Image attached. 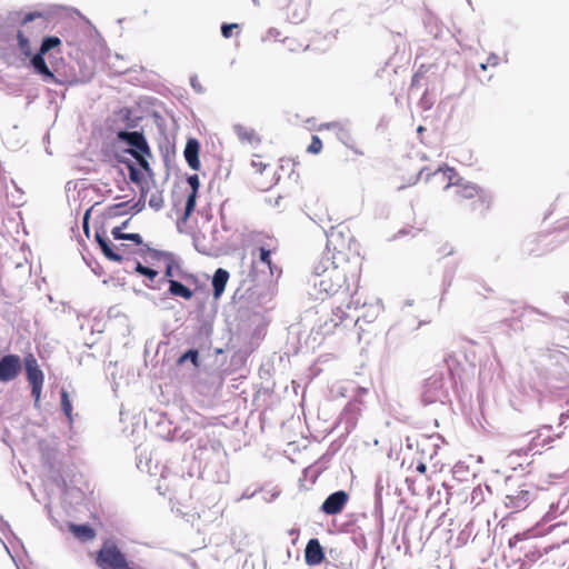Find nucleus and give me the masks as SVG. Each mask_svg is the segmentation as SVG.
<instances>
[{
  "label": "nucleus",
  "mask_w": 569,
  "mask_h": 569,
  "mask_svg": "<svg viewBox=\"0 0 569 569\" xmlns=\"http://www.w3.org/2000/svg\"><path fill=\"white\" fill-rule=\"evenodd\" d=\"M432 176L440 177L445 182V189L451 190L452 203L458 210L483 214L490 209L489 193L480 186L460 177L455 168L440 167Z\"/></svg>",
  "instance_id": "nucleus-1"
},
{
  "label": "nucleus",
  "mask_w": 569,
  "mask_h": 569,
  "mask_svg": "<svg viewBox=\"0 0 569 569\" xmlns=\"http://www.w3.org/2000/svg\"><path fill=\"white\" fill-rule=\"evenodd\" d=\"M316 276L318 280L313 282V286L319 295L326 298L349 295L351 288L358 286L360 271L357 264H351L335 256V258H328L325 264L316 267Z\"/></svg>",
  "instance_id": "nucleus-2"
},
{
  "label": "nucleus",
  "mask_w": 569,
  "mask_h": 569,
  "mask_svg": "<svg viewBox=\"0 0 569 569\" xmlns=\"http://www.w3.org/2000/svg\"><path fill=\"white\" fill-rule=\"evenodd\" d=\"M46 28V18L41 12L27 13L17 32L18 48L24 57H30L32 48L29 38L38 36Z\"/></svg>",
  "instance_id": "nucleus-3"
},
{
  "label": "nucleus",
  "mask_w": 569,
  "mask_h": 569,
  "mask_svg": "<svg viewBox=\"0 0 569 569\" xmlns=\"http://www.w3.org/2000/svg\"><path fill=\"white\" fill-rule=\"evenodd\" d=\"M96 565L99 569H134L130 566L127 556L112 540H106L96 555Z\"/></svg>",
  "instance_id": "nucleus-4"
},
{
  "label": "nucleus",
  "mask_w": 569,
  "mask_h": 569,
  "mask_svg": "<svg viewBox=\"0 0 569 569\" xmlns=\"http://www.w3.org/2000/svg\"><path fill=\"white\" fill-rule=\"evenodd\" d=\"M118 139L132 147L128 150V153L137 160L144 171L150 172L151 168L147 158L151 157V149L143 133L139 131H119Z\"/></svg>",
  "instance_id": "nucleus-5"
},
{
  "label": "nucleus",
  "mask_w": 569,
  "mask_h": 569,
  "mask_svg": "<svg viewBox=\"0 0 569 569\" xmlns=\"http://www.w3.org/2000/svg\"><path fill=\"white\" fill-rule=\"evenodd\" d=\"M537 488L532 485L523 483L506 495L505 506L516 512L522 511L537 499Z\"/></svg>",
  "instance_id": "nucleus-6"
},
{
  "label": "nucleus",
  "mask_w": 569,
  "mask_h": 569,
  "mask_svg": "<svg viewBox=\"0 0 569 569\" xmlns=\"http://www.w3.org/2000/svg\"><path fill=\"white\" fill-rule=\"evenodd\" d=\"M353 237L348 228L333 227L327 237V247L332 251V257L346 260L347 252L350 251Z\"/></svg>",
  "instance_id": "nucleus-7"
},
{
  "label": "nucleus",
  "mask_w": 569,
  "mask_h": 569,
  "mask_svg": "<svg viewBox=\"0 0 569 569\" xmlns=\"http://www.w3.org/2000/svg\"><path fill=\"white\" fill-rule=\"evenodd\" d=\"M27 380L31 387V395L34 399V407H39L44 375L33 353H28L23 359Z\"/></svg>",
  "instance_id": "nucleus-8"
},
{
  "label": "nucleus",
  "mask_w": 569,
  "mask_h": 569,
  "mask_svg": "<svg viewBox=\"0 0 569 569\" xmlns=\"http://www.w3.org/2000/svg\"><path fill=\"white\" fill-rule=\"evenodd\" d=\"M282 2L289 22L299 24L308 18L310 0H282Z\"/></svg>",
  "instance_id": "nucleus-9"
},
{
  "label": "nucleus",
  "mask_w": 569,
  "mask_h": 569,
  "mask_svg": "<svg viewBox=\"0 0 569 569\" xmlns=\"http://www.w3.org/2000/svg\"><path fill=\"white\" fill-rule=\"evenodd\" d=\"M21 371V360L18 355H7L0 359V381L8 382L16 379Z\"/></svg>",
  "instance_id": "nucleus-10"
},
{
  "label": "nucleus",
  "mask_w": 569,
  "mask_h": 569,
  "mask_svg": "<svg viewBox=\"0 0 569 569\" xmlns=\"http://www.w3.org/2000/svg\"><path fill=\"white\" fill-rule=\"evenodd\" d=\"M349 501V495L339 490L327 497L321 505V511L326 515L333 516L340 513Z\"/></svg>",
  "instance_id": "nucleus-11"
},
{
  "label": "nucleus",
  "mask_w": 569,
  "mask_h": 569,
  "mask_svg": "<svg viewBox=\"0 0 569 569\" xmlns=\"http://www.w3.org/2000/svg\"><path fill=\"white\" fill-rule=\"evenodd\" d=\"M251 167L254 170V173L259 174L261 178L264 177L262 181H258L261 188L268 189L276 182L274 171L271 163L263 161L261 156L254 154V159L251 161Z\"/></svg>",
  "instance_id": "nucleus-12"
},
{
  "label": "nucleus",
  "mask_w": 569,
  "mask_h": 569,
  "mask_svg": "<svg viewBox=\"0 0 569 569\" xmlns=\"http://www.w3.org/2000/svg\"><path fill=\"white\" fill-rule=\"evenodd\" d=\"M233 130L239 141L252 149H257L262 142V137L252 127L246 124H237L233 127Z\"/></svg>",
  "instance_id": "nucleus-13"
},
{
  "label": "nucleus",
  "mask_w": 569,
  "mask_h": 569,
  "mask_svg": "<svg viewBox=\"0 0 569 569\" xmlns=\"http://www.w3.org/2000/svg\"><path fill=\"white\" fill-rule=\"evenodd\" d=\"M277 250H278L277 241L269 239V241L261 244L257 249V251H252V256L256 257V253H257L258 260L268 267L269 273L271 276H273L274 272L278 271V268L274 266V263L271 260V254L277 252Z\"/></svg>",
  "instance_id": "nucleus-14"
},
{
  "label": "nucleus",
  "mask_w": 569,
  "mask_h": 569,
  "mask_svg": "<svg viewBox=\"0 0 569 569\" xmlns=\"http://www.w3.org/2000/svg\"><path fill=\"white\" fill-rule=\"evenodd\" d=\"M325 551L320 541L312 538L308 541L305 549V561L308 566L320 565L325 560Z\"/></svg>",
  "instance_id": "nucleus-15"
},
{
  "label": "nucleus",
  "mask_w": 569,
  "mask_h": 569,
  "mask_svg": "<svg viewBox=\"0 0 569 569\" xmlns=\"http://www.w3.org/2000/svg\"><path fill=\"white\" fill-rule=\"evenodd\" d=\"M199 149L200 144L197 139L190 138L188 139L186 147H184V158L187 163L192 170H199L200 169V160H199Z\"/></svg>",
  "instance_id": "nucleus-16"
},
{
  "label": "nucleus",
  "mask_w": 569,
  "mask_h": 569,
  "mask_svg": "<svg viewBox=\"0 0 569 569\" xmlns=\"http://www.w3.org/2000/svg\"><path fill=\"white\" fill-rule=\"evenodd\" d=\"M69 530L82 542L90 541L96 538V530L88 525L70 523Z\"/></svg>",
  "instance_id": "nucleus-17"
},
{
  "label": "nucleus",
  "mask_w": 569,
  "mask_h": 569,
  "mask_svg": "<svg viewBox=\"0 0 569 569\" xmlns=\"http://www.w3.org/2000/svg\"><path fill=\"white\" fill-rule=\"evenodd\" d=\"M229 279V272L222 268L216 270L212 278L213 296L219 298L226 289Z\"/></svg>",
  "instance_id": "nucleus-18"
},
{
  "label": "nucleus",
  "mask_w": 569,
  "mask_h": 569,
  "mask_svg": "<svg viewBox=\"0 0 569 569\" xmlns=\"http://www.w3.org/2000/svg\"><path fill=\"white\" fill-rule=\"evenodd\" d=\"M96 240L99 243L100 249L103 254L111 261L120 262L122 260V256L117 253L112 247L110 241L100 232H96Z\"/></svg>",
  "instance_id": "nucleus-19"
},
{
  "label": "nucleus",
  "mask_w": 569,
  "mask_h": 569,
  "mask_svg": "<svg viewBox=\"0 0 569 569\" xmlns=\"http://www.w3.org/2000/svg\"><path fill=\"white\" fill-rule=\"evenodd\" d=\"M44 54L41 53V51H38L31 59V66L34 68V70L48 79H54L53 72L48 68L46 61H44Z\"/></svg>",
  "instance_id": "nucleus-20"
},
{
  "label": "nucleus",
  "mask_w": 569,
  "mask_h": 569,
  "mask_svg": "<svg viewBox=\"0 0 569 569\" xmlns=\"http://www.w3.org/2000/svg\"><path fill=\"white\" fill-rule=\"evenodd\" d=\"M341 316H338V319L330 318L319 326V330L321 331L322 336L331 335L335 332L340 323L347 318L346 311H341Z\"/></svg>",
  "instance_id": "nucleus-21"
},
{
  "label": "nucleus",
  "mask_w": 569,
  "mask_h": 569,
  "mask_svg": "<svg viewBox=\"0 0 569 569\" xmlns=\"http://www.w3.org/2000/svg\"><path fill=\"white\" fill-rule=\"evenodd\" d=\"M169 291H170L171 295L178 296V297H182V298H184L187 300L191 299L192 296H193V292H192L191 289H189L183 283H181V282H179L177 280H171L170 281Z\"/></svg>",
  "instance_id": "nucleus-22"
},
{
  "label": "nucleus",
  "mask_w": 569,
  "mask_h": 569,
  "mask_svg": "<svg viewBox=\"0 0 569 569\" xmlns=\"http://www.w3.org/2000/svg\"><path fill=\"white\" fill-rule=\"evenodd\" d=\"M198 193L194 191H190V193L187 197L186 206H184V213L182 217L183 221H187L191 213L194 211L196 208V201H197Z\"/></svg>",
  "instance_id": "nucleus-23"
},
{
  "label": "nucleus",
  "mask_w": 569,
  "mask_h": 569,
  "mask_svg": "<svg viewBox=\"0 0 569 569\" xmlns=\"http://www.w3.org/2000/svg\"><path fill=\"white\" fill-rule=\"evenodd\" d=\"M61 409L67 416L68 420L72 422V405L69 399V393L64 389L61 390Z\"/></svg>",
  "instance_id": "nucleus-24"
},
{
  "label": "nucleus",
  "mask_w": 569,
  "mask_h": 569,
  "mask_svg": "<svg viewBox=\"0 0 569 569\" xmlns=\"http://www.w3.org/2000/svg\"><path fill=\"white\" fill-rule=\"evenodd\" d=\"M60 44L61 40L58 37H47L42 40L39 51H41V53H48Z\"/></svg>",
  "instance_id": "nucleus-25"
},
{
  "label": "nucleus",
  "mask_w": 569,
  "mask_h": 569,
  "mask_svg": "<svg viewBox=\"0 0 569 569\" xmlns=\"http://www.w3.org/2000/svg\"><path fill=\"white\" fill-rule=\"evenodd\" d=\"M136 271L142 276H146L150 280H153L158 276V271L148 267H144L140 262H137Z\"/></svg>",
  "instance_id": "nucleus-26"
},
{
  "label": "nucleus",
  "mask_w": 569,
  "mask_h": 569,
  "mask_svg": "<svg viewBox=\"0 0 569 569\" xmlns=\"http://www.w3.org/2000/svg\"><path fill=\"white\" fill-rule=\"evenodd\" d=\"M322 150V141L318 136H312L311 142L307 148V151L313 154H318Z\"/></svg>",
  "instance_id": "nucleus-27"
},
{
  "label": "nucleus",
  "mask_w": 569,
  "mask_h": 569,
  "mask_svg": "<svg viewBox=\"0 0 569 569\" xmlns=\"http://www.w3.org/2000/svg\"><path fill=\"white\" fill-rule=\"evenodd\" d=\"M425 66H420V68L417 70V72L411 78V88H418L420 87L421 80L425 78Z\"/></svg>",
  "instance_id": "nucleus-28"
},
{
  "label": "nucleus",
  "mask_w": 569,
  "mask_h": 569,
  "mask_svg": "<svg viewBox=\"0 0 569 569\" xmlns=\"http://www.w3.org/2000/svg\"><path fill=\"white\" fill-rule=\"evenodd\" d=\"M149 206L154 210H159L163 206V198L161 193H153L149 199Z\"/></svg>",
  "instance_id": "nucleus-29"
},
{
  "label": "nucleus",
  "mask_w": 569,
  "mask_h": 569,
  "mask_svg": "<svg viewBox=\"0 0 569 569\" xmlns=\"http://www.w3.org/2000/svg\"><path fill=\"white\" fill-rule=\"evenodd\" d=\"M128 170H129L130 180L137 184L141 183V181H142L141 172L133 164H129Z\"/></svg>",
  "instance_id": "nucleus-30"
},
{
  "label": "nucleus",
  "mask_w": 569,
  "mask_h": 569,
  "mask_svg": "<svg viewBox=\"0 0 569 569\" xmlns=\"http://www.w3.org/2000/svg\"><path fill=\"white\" fill-rule=\"evenodd\" d=\"M238 23H224L221 26V33L224 38H230L232 36L233 29H238Z\"/></svg>",
  "instance_id": "nucleus-31"
},
{
  "label": "nucleus",
  "mask_w": 569,
  "mask_h": 569,
  "mask_svg": "<svg viewBox=\"0 0 569 569\" xmlns=\"http://www.w3.org/2000/svg\"><path fill=\"white\" fill-rule=\"evenodd\" d=\"M128 221H124L121 227H114L111 230V234L116 240H126L127 233L122 232V228L126 227Z\"/></svg>",
  "instance_id": "nucleus-32"
},
{
  "label": "nucleus",
  "mask_w": 569,
  "mask_h": 569,
  "mask_svg": "<svg viewBox=\"0 0 569 569\" xmlns=\"http://www.w3.org/2000/svg\"><path fill=\"white\" fill-rule=\"evenodd\" d=\"M198 351L197 350H188L182 357L179 359V362H183L187 359H190L194 365L198 361Z\"/></svg>",
  "instance_id": "nucleus-33"
},
{
  "label": "nucleus",
  "mask_w": 569,
  "mask_h": 569,
  "mask_svg": "<svg viewBox=\"0 0 569 569\" xmlns=\"http://www.w3.org/2000/svg\"><path fill=\"white\" fill-rule=\"evenodd\" d=\"M188 183L191 188V191H194L198 193L199 191V187H200V181H199V177L198 174H191L188 177Z\"/></svg>",
  "instance_id": "nucleus-34"
},
{
  "label": "nucleus",
  "mask_w": 569,
  "mask_h": 569,
  "mask_svg": "<svg viewBox=\"0 0 569 569\" xmlns=\"http://www.w3.org/2000/svg\"><path fill=\"white\" fill-rule=\"evenodd\" d=\"M126 240L134 242L137 246L142 244V238L139 233H127Z\"/></svg>",
  "instance_id": "nucleus-35"
},
{
  "label": "nucleus",
  "mask_w": 569,
  "mask_h": 569,
  "mask_svg": "<svg viewBox=\"0 0 569 569\" xmlns=\"http://www.w3.org/2000/svg\"><path fill=\"white\" fill-rule=\"evenodd\" d=\"M498 63H499V58L497 56H492L488 59L487 64L496 67Z\"/></svg>",
  "instance_id": "nucleus-36"
},
{
  "label": "nucleus",
  "mask_w": 569,
  "mask_h": 569,
  "mask_svg": "<svg viewBox=\"0 0 569 569\" xmlns=\"http://www.w3.org/2000/svg\"><path fill=\"white\" fill-rule=\"evenodd\" d=\"M416 469H417V471H418V472H420V473H426V471H427V466H426L423 462H419Z\"/></svg>",
  "instance_id": "nucleus-37"
},
{
  "label": "nucleus",
  "mask_w": 569,
  "mask_h": 569,
  "mask_svg": "<svg viewBox=\"0 0 569 569\" xmlns=\"http://www.w3.org/2000/svg\"><path fill=\"white\" fill-rule=\"evenodd\" d=\"M88 217H89V211L86 212L84 219H83V229L86 232H88Z\"/></svg>",
  "instance_id": "nucleus-38"
},
{
  "label": "nucleus",
  "mask_w": 569,
  "mask_h": 569,
  "mask_svg": "<svg viewBox=\"0 0 569 569\" xmlns=\"http://www.w3.org/2000/svg\"><path fill=\"white\" fill-rule=\"evenodd\" d=\"M341 311H345L342 308L338 307L337 309L333 310V317L335 319H338V316H341Z\"/></svg>",
  "instance_id": "nucleus-39"
},
{
  "label": "nucleus",
  "mask_w": 569,
  "mask_h": 569,
  "mask_svg": "<svg viewBox=\"0 0 569 569\" xmlns=\"http://www.w3.org/2000/svg\"><path fill=\"white\" fill-rule=\"evenodd\" d=\"M191 84L194 89H197L198 91H201V87L199 86V83H196V79H192L191 80Z\"/></svg>",
  "instance_id": "nucleus-40"
},
{
  "label": "nucleus",
  "mask_w": 569,
  "mask_h": 569,
  "mask_svg": "<svg viewBox=\"0 0 569 569\" xmlns=\"http://www.w3.org/2000/svg\"><path fill=\"white\" fill-rule=\"evenodd\" d=\"M191 84L194 89H197L198 91H201V87L199 86V83H196V79H192L191 80Z\"/></svg>",
  "instance_id": "nucleus-41"
},
{
  "label": "nucleus",
  "mask_w": 569,
  "mask_h": 569,
  "mask_svg": "<svg viewBox=\"0 0 569 569\" xmlns=\"http://www.w3.org/2000/svg\"><path fill=\"white\" fill-rule=\"evenodd\" d=\"M487 66H488L487 63H481V64H480V68H481L482 70H486V69H487Z\"/></svg>",
  "instance_id": "nucleus-42"
},
{
  "label": "nucleus",
  "mask_w": 569,
  "mask_h": 569,
  "mask_svg": "<svg viewBox=\"0 0 569 569\" xmlns=\"http://www.w3.org/2000/svg\"><path fill=\"white\" fill-rule=\"evenodd\" d=\"M422 131H425V128H423L422 126H420V127L418 128V132L420 133V132H422Z\"/></svg>",
  "instance_id": "nucleus-43"
}]
</instances>
